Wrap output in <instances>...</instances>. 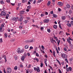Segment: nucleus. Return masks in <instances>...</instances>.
Segmentation results:
<instances>
[{
  "instance_id": "18",
  "label": "nucleus",
  "mask_w": 73,
  "mask_h": 73,
  "mask_svg": "<svg viewBox=\"0 0 73 73\" xmlns=\"http://www.w3.org/2000/svg\"><path fill=\"white\" fill-rule=\"evenodd\" d=\"M0 2L1 4L3 5L4 4V2L3 1V0H1Z\"/></svg>"
},
{
  "instance_id": "58",
  "label": "nucleus",
  "mask_w": 73,
  "mask_h": 73,
  "mask_svg": "<svg viewBox=\"0 0 73 73\" xmlns=\"http://www.w3.org/2000/svg\"><path fill=\"white\" fill-rule=\"evenodd\" d=\"M36 0H35L33 1V4H36Z\"/></svg>"
},
{
  "instance_id": "36",
  "label": "nucleus",
  "mask_w": 73,
  "mask_h": 73,
  "mask_svg": "<svg viewBox=\"0 0 73 73\" xmlns=\"http://www.w3.org/2000/svg\"><path fill=\"white\" fill-rule=\"evenodd\" d=\"M33 42V39H32L30 40V42Z\"/></svg>"
},
{
  "instance_id": "52",
  "label": "nucleus",
  "mask_w": 73,
  "mask_h": 73,
  "mask_svg": "<svg viewBox=\"0 0 73 73\" xmlns=\"http://www.w3.org/2000/svg\"><path fill=\"white\" fill-rule=\"evenodd\" d=\"M6 2L8 3H10V0H6Z\"/></svg>"
},
{
  "instance_id": "30",
  "label": "nucleus",
  "mask_w": 73,
  "mask_h": 73,
  "mask_svg": "<svg viewBox=\"0 0 73 73\" xmlns=\"http://www.w3.org/2000/svg\"><path fill=\"white\" fill-rule=\"evenodd\" d=\"M28 20H26L24 21V23L25 24H26V23H28Z\"/></svg>"
},
{
  "instance_id": "59",
  "label": "nucleus",
  "mask_w": 73,
  "mask_h": 73,
  "mask_svg": "<svg viewBox=\"0 0 73 73\" xmlns=\"http://www.w3.org/2000/svg\"><path fill=\"white\" fill-rule=\"evenodd\" d=\"M70 23H71V25H73V21H72Z\"/></svg>"
},
{
  "instance_id": "40",
  "label": "nucleus",
  "mask_w": 73,
  "mask_h": 73,
  "mask_svg": "<svg viewBox=\"0 0 73 73\" xmlns=\"http://www.w3.org/2000/svg\"><path fill=\"white\" fill-rule=\"evenodd\" d=\"M60 40H59L57 42L58 44V45H60Z\"/></svg>"
},
{
  "instance_id": "56",
  "label": "nucleus",
  "mask_w": 73,
  "mask_h": 73,
  "mask_svg": "<svg viewBox=\"0 0 73 73\" xmlns=\"http://www.w3.org/2000/svg\"><path fill=\"white\" fill-rule=\"evenodd\" d=\"M50 13L52 15V14H53V11H51L50 12Z\"/></svg>"
},
{
  "instance_id": "50",
  "label": "nucleus",
  "mask_w": 73,
  "mask_h": 73,
  "mask_svg": "<svg viewBox=\"0 0 73 73\" xmlns=\"http://www.w3.org/2000/svg\"><path fill=\"white\" fill-rule=\"evenodd\" d=\"M58 72L59 73H62V72L60 70V69H58Z\"/></svg>"
},
{
  "instance_id": "27",
  "label": "nucleus",
  "mask_w": 73,
  "mask_h": 73,
  "mask_svg": "<svg viewBox=\"0 0 73 73\" xmlns=\"http://www.w3.org/2000/svg\"><path fill=\"white\" fill-rule=\"evenodd\" d=\"M4 35L5 36V38H7L8 36V34H7L6 33H5Z\"/></svg>"
},
{
  "instance_id": "42",
  "label": "nucleus",
  "mask_w": 73,
  "mask_h": 73,
  "mask_svg": "<svg viewBox=\"0 0 73 73\" xmlns=\"http://www.w3.org/2000/svg\"><path fill=\"white\" fill-rule=\"evenodd\" d=\"M50 69L51 70H53V67H52L50 66Z\"/></svg>"
},
{
  "instance_id": "15",
  "label": "nucleus",
  "mask_w": 73,
  "mask_h": 73,
  "mask_svg": "<svg viewBox=\"0 0 73 73\" xmlns=\"http://www.w3.org/2000/svg\"><path fill=\"white\" fill-rule=\"evenodd\" d=\"M54 40H53V38H52L51 39H50V41L53 44V43H54Z\"/></svg>"
},
{
  "instance_id": "54",
  "label": "nucleus",
  "mask_w": 73,
  "mask_h": 73,
  "mask_svg": "<svg viewBox=\"0 0 73 73\" xmlns=\"http://www.w3.org/2000/svg\"><path fill=\"white\" fill-rule=\"evenodd\" d=\"M33 49V47L32 46H30V49H29V50H31V49Z\"/></svg>"
},
{
  "instance_id": "8",
  "label": "nucleus",
  "mask_w": 73,
  "mask_h": 73,
  "mask_svg": "<svg viewBox=\"0 0 73 73\" xmlns=\"http://www.w3.org/2000/svg\"><path fill=\"white\" fill-rule=\"evenodd\" d=\"M58 5H59V6H60L61 7V6L63 5V3L61 2H58Z\"/></svg>"
},
{
  "instance_id": "3",
  "label": "nucleus",
  "mask_w": 73,
  "mask_h": 73,
  "mask_svg": "<svg viewBox=\"0 0 73 73\" xmlns=\"http://www.w3.org/2000/svg\"><path fill=\"white\" fill-rule=\"evenodd\" d=\"M34 69L35 71H36L37 72H40V69L39 67H37V68L36 67L34 68Z\"/></svg>"
},
{
  "instance_id": "14",
  "label": "nucleus",
  "mask_w": 73,
  "mask_h": 73,
  "mask_svg": "<svg viewBox=\"0 0 73 73\" xmlns=\"http://www.w3.org/2000/svg\"><path fill=\"white\" fill-rule=\"evenodd\" d=\"M66 7L68 8L69 9L70 8V5L68 4H67L66 5Z\"/></svg>"
},
{
  "instance_id": "19",
  "label": "nucleus",
  "mask_w": 73,
  "mask_h": 73,
  "mask_svg": "<svg viewBox=\"0 0 73 73\" xmlns=\"http://www.w3.org/2000/svg\"><path fill=\"white\" fill-rule=\"evenodd\" d=\"M53 55L54 57H56V53L55 51H54L52 52Z\"/></svg>"
},
{
  "instance_id": "61",
  "label": "nucleus",
  "mask_w": 73,
  "mask_h": 73,
  "mask_svg": "<svg viewBox=\"0 0 73 73\" xmlns=\"http://www.w3.org/2000/svg\"><path fill=\"white\" fill-rule=\"evenodd\" d=\"M26 70V73H29V72L28 71V70H27V69H25Z\"/></svg>"
},
{
  "instance_id": "39",
  "label": "nucleus",
  "mask_w": 73,
  "mask_h": 73,
  "mask_svg": "<svg viewBox=\"0 0 73 73\" xmlns=\"http://www.w3.org/2000/svg\"><path fill=\"white\" fill-rule=\"evenodd\" d=\"M45 16V15L44 14H41L40 15V16L41 17H43V16Z\"/></svg>"
},
{
  "instance_id": "47",
  "label": "nucleus",
  "mask_w": 73,
  "mask_h": 73,
  "mask_svg": "<svg viewBox=\"0 0 73 73\" xmlns=\"http://www.w3.org/2000/svg\"><path fill=\"white\" fill-rule=\"evenodd\" d=\"M53 27L54 28V29H56V28H57V25H54L53 26Z\"/></svg>"
},
{
  "instance_id": "53",
  "label": "nucleus",
  "mask_w": 73,
  "mask_h": 73,
  "mask_svg": "<svg viewBox=\"0 0 73 73\" xmlns=\"http://www.w3.org/2000/svg\"><path fill=\"white\" fill-rule=\"evenodd\" d=\"M45 15H48V13L46 11L45 12Z\"/></svg>"
},
{
  "instance_id": "62",
  "label": "nucleus",
  "mask_w": 73,
  "mask_h": 73,
  "mask_svg": "<svg viewBox=\"0 0 73 73\" xmlns=\"http://www.w3.org/2000/svg\"><path fill=\"white\" fill-rule=\"evenodd\" d=\"M56 52L57 54H58V53H59V51H58V50L57 49H56Z\"/></svg>"
},
{
  "instance_id": "55",
  "label": "nucleus",
  "mask_w": 73,
  "mask_h": 73,
  "mask_svg": "<svg viewBox=\"0 0 73 73\" xmlns=\"http://www.w3.org/2000/svg\"><path fill=\"white\" fill-rule=\"evenodd\" d=\"M68 39L70 40H71V41H73V40L72 39V38H70V37H68Z\"/></svg>"
},
{
  "instance_id": "37",
  "label": "nucleus",
  "mask_w": 73,
  "mask_h": 73,
  "mask_svg": "<svg viewBox=\"0 0 73 73\" xmlns=\"http://www.w3.org/2000/svg\"><path fill=\"white\" fill-rule=\"evenodd\" d=\"M0 42H1V43L3 42V39L1 38L0 39Z\"/></svg>"
},
{
  "instance_id": "29",
  "label": "nucleus",
  "mask_w": 73,
  "mask_h": 73,
  "mask_svg": "<svg viewBox=\"0 0 73 73\" xmlns=\"http://www.w3.org/2000/svg\"><path fill=\"white\" fill-rule=\"evenodd\" d=\"M14 69L15 70H17V66H15L14 68Z\"/></svg>"
},
{
  "instance_id": "5",
  "label": "nucleus",
  "mask_w": 73,
  "mask_h": 73,
  "mask_svg": "<svg viewBox=\"0 0 73 73\" xmlns=\"http://www.w3.org/2000/svg\"><path fill=\"white\" fill-rule=\"evenodd\" d=\"M7 72L9 73H11V72H12V69H11V68L9 67L7 68Z\"/></svg>"
},
{
  "instance_id": "16",
  "label": "nucleus",
  "mask_w": 73,
  "mask_h": 73,
  "mask_svg": "<svg viewBox=\"0 0 73 73\" xmlns=\"http://www.w3.org/2000/svg\"><path fill=\"white\" fill-rule=\"evenodd\" d=\"M25 12V11H20V14H24Z\"/></svg>"
},
{
  "instance_id": "17",
  "label": "nucleus",
  "mask_w": 73,
  "mask_h": 73,
  "mask_svg": "<svg viewBox=\"0 0 73 73\" xmlns=\"http://www.w3.org/2000/svg\"><path fill=\"white\" fill-rule=\"evenodd\" d=\"M67 26H68V27H72V25L71 24L69 23H68L67 24Z\"/></svg>"
},
{
  "instance_id": "28",
  "label": "nucleus",
  "mask_w": 73,
  "mask_h": 73,
  "mask_svg": "<svg viewBox=\"0 0 73 73\" xmlns=\"http://www.w3.org/2000/svg\"><path fill=\"white\" fill-rule=\"evenodd\" d=\"M51 3V2H50V1H48V3H47V5L49 6V5Z\"/></svg>"
},
{
  "instance_id": "1",
  "label": "nucleus",
  "mask_w": 73,
  "mask_h": 73,
  "mask_svg": "<svg viewBox=\"0 0 73 73\" xmlns=\"http://www.w3.org/2000/svg\"><path fill=\"white\" fill-rule=\"evenodd\" d=\"M61 56L62 58H67V55L65 53H61Z\"/></svg>"
},
{
  "instance_id": "64",
  "label": "nucleus",
  "mask_w": 73,
  "mask_h": 73,
  "mask_svg": "<svg viewBox=\"0 0 73 73\" xmlns=\"http://www.w3.org/2000/svg\"><path fill=\"white\" fill-rule=\"evenodd\" d=\"M44 73H48V72H47V71H46V70H44Z\"/></svg>"
},
{
  "instance_id": "12",
  "label": "nucleus",
  "mask_w": 73,
  "mask_h": 73,
  "mask_svg": "<svg viewBox=\"0 0 73 73\" xmlns=\"http://www.w3.org/2000/svg\"><path fill=\"white\" fill-rule=\"evenodd\" d=\"M61 19L62 20H65V19H66V17L65 16H62L61 17Z\"/></svg>"
},
{
  "instance_id": "20",
  "label": "nucleus",
  "mask_w": 73,
  "mask_h": 73,
  "mask_svg": "<svg viewBox=\"0 0 73 73\" xmlns=\"http://www.w3.org/2000/svg\"><path fill=\"white\" fill-rule=\"evenodd\" d=\"M9 15V14H7L6 16V19H8Z\"/></svg>"
},
{
  "instance_id": "44",
  "label": "nucleus",
  "mask_w": 73,
  "mask_h": 73,
  "mask_svg": "<svg viewBox=\"0 0 73 73\" xmlns=\"http://www.w3.org/2000/svg\"><path fill=\"white\" fill-rule=\"evenodd\" d=\"M68 69H69V70L70 71H72V67H69L68 68Z\"/></svg>"
},
{
  "instance_id": "41",
  "label": "nucleus",
  "mask_w": 73,
  "mask_h": 73,
  "mask_svg": "<svg viewBox=\"0 0 73 73\" xmlns=\"http://www.w3.org/2000/svg\"><path fill=\"white\" fill-rule=\"evenodd\" d=\"M26 42H30V40H27L25 41Z\"/></svg>"
},
{
  "instance_id": "6",
  "label": "nucleus",
  "mask_w": 73,
  "mask_h": 73,
  "mask_svg": "<svg viewBox=\"0 0 73 73\" xmlns=\"http://www.w3.org/2000/svg\"><path fill=\"white\" fill-rule=\"evenodd\" d=\"M19 19V17H14L12 18V20L13 21H17V20Z\"/></svg>"
},
{
  "instance_id": "24",
  "label": "nucleus",
  "mask_w": 73,
  "mask_h": 73,
  "mask_svg": "<svg viewBox=\"0 0 73 73\" xmlns=\"http://www.w3.org/2000/svg\"><path fill=\"white\" fill-rule=\"evenodd\" d=\"M43 1V0H38L37 2L38 3H40L41 2H42Z\"/></svg>"
},
{
  "instance_id": "21",
  "label": "nucleus",
  "mask_w": 73,
  "mask_h": 73,
  "mask_svg": "<svg viewBox=\"0 0 73 73\" xmlns=\"http://www.w3.org/2000/svg\"><path fill=\"white\" fill-rule=\"evenodd\" d=\"M14 57L15 60H17V56L16 55L14 56Z\"/></svg>"
},
{
  "instance_id": "33",
  "label": "nucleus",
  "mask_w": 73,
  "mask_h": 73,
  "mask_svg": "<svg viewBox=\"0 0 73 73\" xmlns=\"http://www.w3.org/2000/svg\"><path fill=\"white\" fill-rule=\"evenodd\" d=\"M72 51V50L70 49H68V50L67 51V52H71Z\"/></svg>"
},
{
  "instance_id": "10",
  "label": "nucleus",
  "mask_w": 73,
  "mask_h": 73,
  "mask_svg": "<svg viewBox=\"0 0 73 73\" xmlns=\"http://www.w3.org/2000/svg\"><path fill=\"white\" fill-rule=\"evenodd\" d=\"M22 61L24 62V59H25V56H21V58Z\"/></svg>"
},
{
  "instance_id": "60",
  "label": "nucleus",
  "mask_w": 73,
  "mask_h": 73,
  "mask_svg": "<svg viewBox=\"0 0 73 73\" xmlns=\"http://www.w3.org/2000/svg\"><path fill=\"white\" fill-rule=\"evenodd\" d=\"M26 19H27V20H30V17H26Z\"/></svg>"
},
{
  "instance_id": "46",
  "label": "nucleus",
  "mask_w": 73,
  "mask_h": 73,
  "mask_svg": "<svg viewBox=\"0 0 73 73\" xmlns=\"http://www.w3.org/2000/svg\"><path fill=\"white\" fill-rule=\"evenodd\" d=\"M59 27L60 28V29H62V28L61 27V25H60V24L59 25Z\"/></svg>"
},
{
  "instance_id": "38",
  "label": "nucleus",
  "mask_w": 73,
  "mask_h": 73,
  "mask_svg": "<svg viewBox=\"0 0 73 73\" xmlns=\"http://www.w3.org/2000/svg\"><path fill=\"white\" fill-rule=\"evenodd\" d=\"M36 55L37 57H39V54H38L37 52L36 53Z\"/></svg>"
},
{
  "instance_id": "25",
  "label": "nucleus",
  "mask_w": 73,
  "mask_h": 73,
  "mask_svg": "<svg viewBox=\"0 0 73 73\" xmlns=\"http://www.w3.org/2000/svg\"><path fill=\"white\" fill-rule=\"evenodd\" d=\"M34 60H36L37 62H38L39 61L38 59L37 58H35Z\"/></svg>"
},
{
  "instance_id": "9",
  "label": "nucleus",
  "mask_w": 73,
  "mask_h": 73,
  "mask_svg": "<svg viewBox=\"0 0 73 73\" xmlns=\"http://www.w3.org/2000/svg\"><path fill=\"white\" fill-rule=\"evenodd\" d=\"M67 41L68 42V43L70 45H71V47H72V44L71 45V42H70V40H69L68 38L67 39Z\"/></svg>"
},
{
  "instance_id": "49",
  "label": "nucleus",
  "mask_w": 73,
  "mask_h": 73,
  "mask_svg": "<svg viewBox=\"0 0 73 73\" xmlns=\"http://www.w3.org/2000/svg\"><path fill=\"white\" fill-rule=\"evenodd\" d=\"M65 61L67 63H68V60L67 58L65 59Z\"/></svg>"
},
{
  "instance_id": "63",
  "label": "nucleus",
  "mask_w": 73,
  "mask_h": 73,
  "mask_svg": "<svg viewBox=\"0 0 73 73\" xmlns=\"http://www.w3.org/2000/svg\"><path fill=\"white\" fill-rule=\"evenodd\" d=\"M43 29H44V27H42L40 28V29L41 30H43Z\"/></svg>"
},
{
  "instance_id": "22",
  "label": "nucleus",
  "mask_w": 73,
  "mask_h": 73,
  "mask_svg": "<svg viewBox=\"0 0 73 73\" xmlns=\"http://www.w3.org/2000/svg\"><path fill=\"white\" fill-rule=\"evenodd\" d=\"M29 48V46L26 45L25 46V49H28Z\"/></svg>"
},
{
  "instance_id": "13",
  "label": "nucleus",
  "mask_w": 73,
  "mask_h": 73,
  "mask_svg": "<svg viewBox=\"0 0 73 73\" xmlns=\"http://www.w3.org/2000/svg\"><path fill=\"white\" fill-rule=\"evenodd\" d=\"M20 16H21V17L20 18V21L21 22L23 21V16L21 15H20Z\"/></svg>"
},
{
  "instance_id": "26",
  "label": "nucleus",
  "mask_w": 73,
  "mask_h": 73,
  "mask_svg": "<svg viewBox=\"0 0 73 73\" xmlns=\"http://www.w3.org/2000/svg\"><path fill=\"white\" fill-rule=\"evenodd\" d=\"M63 50H64V51L66 52H67V49H66V48H65V47L64 48H63Z\"/></svg>"
},
{
  "instance_id": "7",
  "label": "nucleus",
  "mask_w": 73,
  "mask_h": 73,
  "mask_svg": "<svg viewBox=\"0 0 73 73\" xmlns=\"http://www.w3.org/2000/svg\"><path fill=\"white\" fill-rule=\"evenodd\" d=\"M2 57H4L5 60V62H7V57H6V56L4 54H3L2 55Z\"/></svg>"
},
{
  "instance_id": "51",
  "label": "nucleus",
  "mask_w": 73,
  "mask_h": 73,
  "mask_svg": "<svg viewBox=\"0 0 73 73\" xmlns=\"http://www.w3.org/2000/svg\"><path fill=\"white\" fill-rule=\"evenodd\" d=\"M66 36H69L70 35V34L69 33H66Z\"/></svg>"
},
{
  "instance_id": "11",
  "label": "nucleus",
  "mask_w": 73,
  "mask_h": 73,
  "mask_svg": "<svg viewBox=\"0 0 73 73\" xmlns=\"http://www.w3.org/2000/svg\"><path fill=\"white\" fill-rule=\"evenodd\" d=\"M49 21V20L48 19H46L43 21V22L44 23H48V22Z\"/></svg>"
},
{
  "instance_id": "34",
  "label": "nucleus",
  "mask_w": 73,
  "mask_h": 73,
  "mask_svg": "<svg viewBox=\"0 0 73 73\" xmlns=\"http://www.w3.org/2000/svg\"><path fill=\"white\" fill-rule=\"evenodd\" d=\"M41 48L43 50H44V46H43V45L41 46Z\"/></svg>"
},
{
  "instance_id": "45",
  "label": "nucleus",
  "mask_w": 73,
  "mask_h": 73,
  "mask_svg": "<svg viewBox=\"0 0 73 73\" xmlns=\"http://www.w3.org/2000/svg\"><path fill=\"white\" fill-rule=\"evenodd\" d=\"M23 26L22 25H21L19 26V28H20V29H22L23 28Z\"/></svg>"
},
{
  "instance_id": "43",
  "label": "nucleus",
  "mask_w": 73,
  "mask_h": 73,
  "mask_svg": "<svg viewBox=\"0 0 73 73\" xmlns=\"http://www.w3.org/2000/svg\"><path fill=\"white\" fill-rule=\"evenodd\" d=\"M66 70L67 71V72H69L70 70L69 69V68H66Z\"/></svg>"
},
{
  "instance_id": "48",
  "label": "nucleus",
  "mask_w": 73,
  "mask_h": 73,
  "mask_svg": "<svg viewBox=\"0 0 73 73\" xmlns=\"http://www.w3.org/2000/svg\"><path fill=\"white\" fill-rule=\"evenodd\" d=\"M44 60V63H46V62H47V59L45 58Z\"/></svg>"
},
{
  "instance_id": "57",
  "label": "nucleus",
  "mask_w": 73,
  "mask_h": 73,
  "mask_svg": "<svg viewBox=\"0 0 73 73\" xmlns=\"http://www.w3.org/2000/svg\"><path fill=\"white\" fill-rule=\"evenodd\" d=\"M54 38L55 39H56V38H57V37H56V36H53Z\"/></svg>"
},
{
  "instance_id": "4",
  "label": "nucleus",
  "mask_w": 73,
  "mask_h": 73,
  "mask_svg": "<svg viewBox=\"0 0 73 73\" xmlns=\"http://www.w3.org/2000/svg\"><path fill=\"white\" fill-rule=\"evenodd\" d=\"M6 15H7V13L5 12V11H2L0 14L1 16H5Z\"/></svg>"
},
{
  "instance_id": "35",
  "label": "nucleus",
  "mask_w": 73,
  "mask_h": 73,
  "mask_svg": "<svg viewBox=\"0 0 73 73\" xmlns=\"http://www.w3.org/2000/svg\"><path fill=\"white\" fill-rule=\"evenodd\" d=\"M47 31L48 32H49V33H50V29H47Z\"/></svg>"
},
{
  "instance_id": "2",
  "label": "nucleus",
  "mask_w": 73,
  "mask_h": 73,
  "mask_svg": "<svg viewBox=\"0 0 73 73\" xmlns=\"http://www.w3.org/2000/svg\"><path fill=\"white\" fill-rule=\"evenodd\" d=\"M24 50L23 49H22V50H20V48H18L17 49V53H22V52H24Z\"/></svg>"
},
{
  "instance_id": "31",
  "label": "nucleus",
  "mask_w": 73,
  "mask_h": 73,
  "mask_svg": "<svg viewBox=\"0 0 73 73\" xmlns=\"http://www.w3.org/2000/svg\"><path fill=\"white\" fill-rule=\"evenodd\" d=\"M69 14H70L72 13V11L71 10H70L68 12Z\"/></svg>"
},
{
  "instance_id": "32",
  "label": "nucleus",
  "mask_w": 73,
  "mask_h": 73,
  "mask_svg": "<svg viewBox=\"0 0 73 73\" xmlns=\"http://www.w3.org/2000/svg\"><path fill=\"white\" fill-rule=\"evenodd\" d=\"M43 65L44 64H43V63H40V66L41 68H42V66H43Z\"/></svg>"
},
{
  "instance_id": "23",
  "label": "nucleus",
  "mask_w": 73,
  "mask_h": 73,
  "mask_svg": "<svg viewBox=\"0 0 73 73\" xmlns=\"http://www.w3.org/2000/svg\"><path fill=\"white\" fill-rule=\"evenodd\" d=\"M53 16L54 17L56 18L57 17V15L56 14H53Z\"/></svg>"
}]
</instances>
